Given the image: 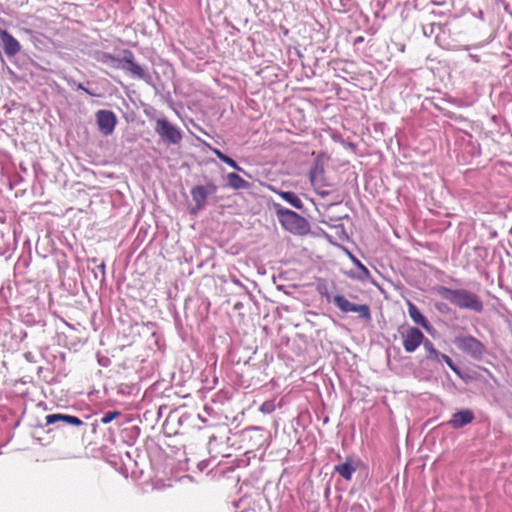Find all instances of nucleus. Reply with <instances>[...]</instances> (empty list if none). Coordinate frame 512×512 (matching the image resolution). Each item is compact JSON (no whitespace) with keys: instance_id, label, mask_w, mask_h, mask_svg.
<instances>
[{"instance_id":"f257e3e1","label":"nucleus","mask_w":512,"mask_h":512,"mask_svg":"<svg viewBox=\"0 0 512 512\" xmlns=\"http://www.w3.org/2000/svg\"><path fill=\"white\" fill-rule=\"evenodd\" d=\"M277 218L282 228L293 235L303 236L310 233L309 222L298 213L274 204Z\"/></svg>"},{"instance_id":"f03ea898","label":"nucleus","mask_w":512,"mask_h":512,"mask_svg":"<svg viewBox=\"0 0 512 512\" xmlns=\"http://www.w3.org/2000/svg\"><path fill=\"white\" fill-rule=\"evenodd\" d=\"M439 292L446 300L450 301L452 304L458 306L459 308L472 309L475 311L482 310V302L475 294L469 291L451 290L442 287L440 288Z\"/></svg>"},{"instance_id":"7ed1b4c3","label":"nucleus","mask_w":512,"mask_h":512,"mask_svg":"<svg viewBox=\"0 0 512 512\" xmlns=\"http://www.w3.org/2000/svg\"><path fill=\"white\" fill-rule=\"evenodd\" d=\"M156 132L160 135V137L168 141L172 144H177L182 139L181 131L171 123H169L166 119H157L156 121Z\"/></svg>"},{"instance_id":"20e7f679","label":"nucleus","mask_w":512,"mask_h":512,"mask_svg":"<svg viewBox=\"0 0 512 512\" xmlns=\"http://www.w3.org/2000/svg\"><path fill=\"white\" fill-rule=\"evenodd\" d=\"M334 302L337 305V307L344 313L356 312L360 315V317L364 318L367 321L371 319L370 308L366 304H353L342 295L334 296Z\"/></svg>"},{"instance_id":"39448f33","label":"nucleus","mask_w":512,"mask_h":512,"mask_svg":"<svg viewBox=\"0 0 512 512\" xmlns=\"http://www.w3.org/2000/svg\"><path fill=\"white\" fill-rule=\"evenodd\" d=\"M423 339L424 335L419 329L415 327H409L402 335V344L404 350L408 353L414 352L421 345Z\"/></svg>"},{"instance_id":"423d86ee","label":"nucleus","mask_w":512,"mask_h":512,"mask_svg":"<svg viewBox=\"0 0 512 512\" xmlns=\"http://www.w3.org/2000/svg\"><path fill=\"white\" fill-rule=\"evenodd\" d=\"M96 121L99 130L104 135L112 134L117 123L115 114L110 110H99L96 113Z\"/></svg>"},{"instance_id":"0eeeda50","label":"nucleus","mask_w":512,"mask_h":512,"mask_svg":"<svg viewBox=\"0 0 512 512\" xmlns=\"http://www.w3.org/2000/svg\"><path fill=\"white\" fill-rule=\"evenodd\" d=\"M457 347L473 357H479L484 352V347L477 339L467 336L456 340Z\"/></svg>"},{"instance_id":"6e6552de","label":"nucleus","mask_w":512,"mask_h":512,"mask_svg":"<svg viewBox=\"0 0 512 512\" xmlns=\"http://www.w3.org/2000/svg\"><path fill=\"white\" fill-rule=\"evenodd\" d=\"M474 419V415L471 410L463 409L452 415L448 424L454 428L459 429L465 425L470 424Z\"/></svg>"},{"instance_id":"1a4fd4ad","label":"nucleus","mask_w":512,"mask_h":512,"mask_svg":"<svg viewBox=\"0 0 512 512\" xmlns=\"http://www.w3.org/2000/svg\"><path fill=\"white\" fill-rule=\"evenodd\" d=\"M215 191L216 186L214 184H208L207 187L196 186L192 188L191 196L197 207L200 208L205 204L208 193H214Z\"/></svg>"},{"instance_id":"9d476101","label":"nucleus","mask_w":512,"mask_h":512,"mask_svg":"<svg viewBox=\"0 0 512 512\" xmlns=\"http://www.w3.org/2000/svg\"><path fill=\"white\" fill-rule=\"evenodd\" d=\"M0 40L4 46L5 53L13 56L20 51L19 42L9 33L4 30H0Z\"/></svg>"},{"instance_id":"9b49d317","label":"nucleus","mask_w":512,"mask_h":512,"mask_svg":"<svg viewBox=\"0 0 512 512\" xmlns=\"http://www.w3.org/2000/svg\"><path fill=\"white\" fill-rule=\"evenodd\" d=\"M407 306H408V314H409L410 318L412 319V321L415 324L422 326L425 330L429 331L430 324L426 320V318L423 316V314L420 312V310L409 300L407 301Z\"/></svg>"},{"instance_id":"f8f14e48","label":"nucleus","mask_w":512,"mask_h":512,"mask_svg":"<svg viewBox=\"0 0 512 512\" xmlns=\"http://www.w3.org/2000/svg\"><path fill=\"white\" fill-rule=\"evenodd\" d=\"M45 420L48 425L54 424L57 421H63L73 426H81L83 424L78 417L66 414H50L46 416Z\"/></svg>"},{"instance_id":"ddd939ff","label":"nucleus","mask_w":512,"mask_h":512,"mask_svg":"<svg viewBox=\"0 0 512 512\" xmlns=\"http://www.w3.org/2000/svg\"><path fill=\"white\" fill-rule=\"evenodd\" d=\"M124 63L127 64V69L131 74L139 78L145 76L144 69L137 63L134 62V56L131 51H125Z\"/></svg>"},{"instance_id":"4468645a","label":"nucleus","mask_w":512,"mask_h":512,"mask_svg":"<svg viewBox=\"0 0 512 512\" xmlns=\"http://www.w3.org/2000/svg\"><path fill=\"white\" fill-rule=\"evenodd\" d=\"M271 191L274 192L275 194H277L279 197H281L284 201L289 203L294 208H296V209L303 208V202L295 193L289 192V191H279L274 188H271Z\"/></svg>"},{"instance_id":"2eb2a0df","label":"nucleus","mask_w":512,"mask_h":512,"mask_svg":"<svg viewBox=\"0 0 512 512\" xmlns=\"http://www.w3.org/2000/svg\"><path fill=\"white\" fill-rule=\"evenodd\" d=\"M335 471L345 480L350 481L353 473L356 471V466L352 463L351 459L347 458L345 462L335 466Z\"/></svg>"},{"instance_id":"dca6fc26","label":"nucleus","mask_w":512,"mask_h":512,"mask_svg":"<svg viewBox=\"0 0 512 512\" xmlns=\"http://www.w3.org/2000/svg\"><path fill=\"white\" fill-rule=\"evenodd\" d=\"M228 183L233 189H244L248 187V183L236 173H230L227 176Z\"/></svg>"},{"instance_id":"f3484780","label":"nucleus","mask_w":512,"mask_h":512,"mask_svg":"<svg viewBox=\"0 0 512 512\" xmlns=\"http://www.w3.org/2000/svg\"><path fill=\"white\" fill-rule=\"evenodd\" d=\"M345 252L350 261L360 270L362 276L365 278L369 277L370 272L367 267L364 266L350 251L346 250Z\"/></svg>"},{"instance_id":"a211bd4d","label":"nucleus","mask_w":512,"mask_h":512,"mask_svg":"<svg viewBox=\"0 0 512 512\" xmlns=\"http://www.w3.org/2000/svg\"><path fill=\"white\" fill-rule=\"evenodd\" d=\"M213 152L222 162L226 163L231 168L236 169V170H241V168L237 165V163L232 158L228 157L227 155L222 153L220 150L213 149Z\"/></svg>"},{"instance_id":"6ab92c4d","label":"nucleus","mask_w":512,"mask_h":512,"mask_svg":"<svg viewBox=\"0 0 512 512\" xmlns=\"http://www.w3.org/2000/svg\"><path fill=\"white\" fill-rule=\"evenodd\" d=\"M426 351L428 352V358L433 361H440L441 356L443 354H440L430 342L425 343L424 345Z\"/></svg>"},{"instance_id":"aec40b11","label":"nucleus","mask_w":512,"mask_h":512,"mask_svg":"<svg viewBox=\"0 0 512 512\" xmlns=\"http://www.w3.org/2000/svg\"><path fill=\"white\" fill-rule=\"evenodd\" d=\"M120 415V412L118 411H113V412H108L106 413L102 419H101V423L106 425V424H109L110 422H112L115 418H117L118 416Z\"/></svg>"},{"instance_id":"412c9836","label":"nucleus","mask_w":512,"mask_h":512,"mask_svg":"<svg viewBox=\"0 0 512 512\" xmlns=\"http://www.w3.org/2000/svg\"><path fill=\"white\" fill-rule=\"evenodd\" d=\"M323 167L321 165H317L310 174V181L312 184L315 183L318 177L322 176Z\"/></svg>"},{"instance_id":"4be33fe9","label":"nucleus","mask_w":512,"mask_h":512,"mask_svg":"<svg viewBox=\"0 0 512 512\" xmlns=\"http://www.w3.org/2000/svg\"><path fill=\"white\" fill-rule=\"evenodd\" d=\"M275 409V406L272 402H264L261 406H260V411L262 413H266V414H269V413H272Z\"/></svg>"},{"instance_id":"5701e85b","label":"nucleus","mask_w":512,"mask_h":512,"mask_svg":"<svg viewBox=\"0 0 512 512\" xmlns=\"http://www.w3.org/2000/svg\"><path fill=\"white\" fill-rule=\"evenodd\" d=\"M441 359L445 361V363L449 366V368L455 372L456 374L460 375L459 369L453 364L452 360L447 355H442Z\"/></svg>"},{"instance_id":"b1692460","label":"nucleus","mask_w":512,"mask_h":512,"mask_svg":"<svg viewBox=\"0 0 512 512\" xmlns=\"http://www.w3.org/2000/svg\"><path fill=\"white\" fill-rule=\"evenodd\" d=\"M77 88L80 89V90H83L84 92H86L87 94H89L91 96H94V94L89 92L82 84H78Z\"/></svg>"},{"instance_id":"393cba45","label":"nucleus","mask_w":512,"mask_h":512,"mask_svg":"<svg viewBox=\"0 0 512 512\" xmlns=\"http://www.w3.org/2000/svg\"><path fill=\"white\" fill-rule=\"evenodd\" d=\"M344 146L348 147V148H351V149L355 148V145L353 143H344Z\"/></svg>"},{"instance_id":"a878e982","label":"nucleus","mask_w":512,"mask_h":512,"mask_svg":"<svg viewBox=\"0 0 512 512\" xmlns=\"http://www.w3.org/2000/svg\"><path fill=\"white\" fill-rule=\"evenodd\" d=\"M110 59L114 60V61H118L117 59H115L113 56H109Z\"/></svg>"}]
</instances>
